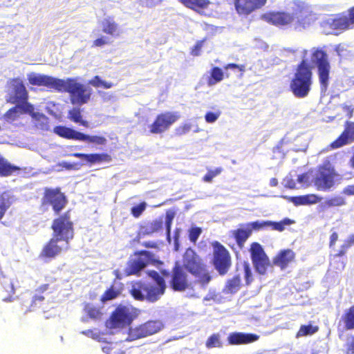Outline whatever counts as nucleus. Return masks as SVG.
<instances>
[{"instance_id": "obj_54", "label": "nucleus", "mask_w": 354, "mask_h": 354, "mask_svg": "<svg viewBox=\"0 0 354 354\" xmlns=\"http://www.w3.org/2000/svg\"><path fill=\"white\" fill-rule=\"evenodd\" d=\"M243 268L244 271L245 285L249 286L253 281L252 272L250 264L248 262L244 261L243 263Z\"/></svg>"}, {"instance_id": "obj_48", "label": "nucleus", "mask_w": 354, "mask_h": 354, "mask_svg": "<svg viewBox=\"0 0 354 354\" xmlns=\"http://www.w3.org/2000/svg\"><path fill=\"white\" fill-rule=\"evenodd\" d=\"M292 223L293 221L288 218H285L279 222L269 221V227L274 230L282 232L284 230L286 225H289Z\"/></svg>"}, {"instance_id": "obj_62", "label": "nucleus", "mask_w": 354, "mask_h": 354, "mask_svg": "<svg viewBox=\"0 0 354 354\" xmlns=\"http://www.w3.org/2000/svg\"><path fill=\"white\" fill-rule=\"evenodd\" d=\"M149 276L156 281V285L166 286L165 281L162 277L155 270H152L149 272Z\"/></svg>"}, {"instance_id": "obj_56", "label": "nucleus", "mask_w": 354, "mask_h": 354, "mask_svg": "<svg viewBox=\"0 0 354 354\" xmlns=\"http://www.w3.org/2000/svg\"><path fill=\"white\" fill-rule=\"evenodd\" d=\"M192 129V124L189 123H183L179 126H178L175 129V135L177 136H182L183 135H185L188 132L190 131Z\"/></svg>"}, {"instance_id": "obj_38", "label": "nucleus", "mask_w": 354, "mask_h": 354, "mask_svg": "<svg viewBox=\"0 0 354 354\" xmlns=\"http://www.w3.org/2000/svg\"><path fill=\"white\" fill-rule=\"evenodd\" d=\"M102 26L103 32L111 35H119L118 24L112 18L109 17L104 19Z\"/></svg>"}, {"instance_id": "obj_50", "label": "nucleus", "mask_w": 354, "mask_h": 354, "mask_svg": "<svg viewBox=\"0 0 354 354\" xmlns=\"http://www.w3.org/2000/svg\"><path fill=\"white\" fill-rule=\"evenodd\" d=\"M106 354H127V349L120 344H113L104 348Z\"/></svg>"}, {"instance_id": "obj_63", "label": "nucleus", "mask_w": 354, "mask_h": 354, "mask_svg": "<svg viewBox=\"0 0 354 354\" xmlns=\"http://www.w3.org/2000/svg\"><path fill=\"white\" fill-rule=\"evenodd\" d=\"M109 41L106 37H100L99 38H97L93 41L92 46L93 47H101L106 44H109Z\"/></svg>"}, {"instance_id": "obj_47", "label": "nucleus", "mask_w": 354, "mask_h": 354, "mask_svg": "<svg viewBox=\"0 0 354 354\" xmlns=\"http://www.w3.org/2000/svg\"><path fill=\"white\" fill-rule=\"evenodd\" d=\"M223 344L221 340V336L218 333H214L211 335L205 342V346L207 348H212L215 347H222Z\"/></svg>"}, {"instance_id": "obj_31", "label": "nucleus", "mask_w": 354, "mask_h": 354, "mask_svg": "<svg viewBox=\"0 0 354 354\" xmlns=\"http://www.w3.org/2000/svg\"><path fill=\"white\" fill-rule=\"evenodd\" d=\"M339 324H342L346 330H354V304L344 310L339 319Z\"/></svg>"}, {"instance_id": "obj_34", "label": "nucleus", "mask_w": 354, "mask_h": 354, "mask_svg": "<svg viewBox=\"0 0 354 354\" xmlns=\"http://www.w3.org/2000/svg\"><path fill=\"white\" fill-rule=\"evenodd\" d=\"M13 201V197L9 192L5 191L0 194V221L12 206Z\"/></svg>"}, {"instance_id": "obj_22", "label": "nucleus", "mask_w": 354, "mask_h": 354, "mask_svg": "<svg viewBox=\"0 0 354 354\" xmlns=\"http://www.w3.org/2000/svg\"><path fill=\"white\" fill-rule=\"evenodd\" d=\"M296 253L291 249H283L272 259V264L279 267L281 270L286 269L290 264L295 262Z\"/></svg>"}, {"instance_id": "obj_2", "label": "nucleus", "mask_w": 354, "mask_h": 354, "mask_svg": "<svg viewBox=\"0 0 354 354\" xmlns=\"http://www.w3.org/2000/svg\"><path fill=\"white\" fill-rule=\"evenodd\" d=\"M182 266L203 286L207 285L212 279L203 260L192 248L185 250L183 255Z\"/></svg>"}, {"instance_id": "obj_21", "label": "nucleus", "mask_w": 354, "mask_h": 354, "mask_svg": "<svg viewBox=\"0 0 354 354\" xmlns=\"http://www.w3.org/2000/svg\"><path fill=\"white\" fill-rule=\"evenodd\" d=\"M60 240L52 236V238L44 245L39 257L44 259H52L59 255L64 249V243L59 245Z\"/></svg>"}, {"instance_id": "obj_29", "label": "nucleus", "mask_w": 354, "mask_h": 354, "mask_svg": "<svg viewBox=\"0 0 354 354\" xmlns=\"http://www.w3.org/2000/svg\"><path fill=\"white\" fill-rule=\"evenodd\" d=\"M231 234L236 241V244L240 248L244 246L245 241L252 235L251 229L246 226V224L240 225V227L232 230Z\"/></svg>"}, {"instance_id": "obj_7", "label": "nucleus", "mask_w": 354, "mask_h": 354, "mask_svg": "<svg viewBox=\"0 0 354 354\" xmlns=\"http://www.w3.org/2000/svg\"><path fill=\"white\" fill-rule=\"evenodd\" d=\"M6 93L8 103L17 105L30 104L28 102V92L19 77L10 78L7 81Z\"/></svg>"}, {"instance_id": "obj_52", "label": "nucleus", "mask_w": 354, "mask_h": 354, "mask_svg": "<svg viewBox=\"0 0 354 354\" xmlns=\"http://www.w3.org/2000/svg\"><path fill=\"white\" fill-rule=\"evenodd\" d=\"M3 291H6L8 293V295L4 296L2 299L3 301L6 302H11L13 301V295L15 292V290L13 284L11 282L5 283L3 285Z\"/></svg>"}, {"instance_id": "obj_25", "label": "nucleus", "mask_w": 354, "mask_h": 354, "mask_svg": "<svg viewBox=\"0 0 354 354\" xmlns=\"http://www.w3.org/2000/svg\"><path fill=\"white\" fill-rule=\"evenodd\" d=\"M24 113L29 114L32 118L37 122V126L41 130L47 131L49 129V121L48 117L44 113L35 112L34 106L30 104L25 105Z\"/></svg>"}, {"instance_id": "obj_14", "label": "nucleus", "mask_w": 354, "mask_h": 354, "mask_svg": "<svg viewBox=\"0 0 354 354\" xmlns=\"http://www.w3.org/2000/svg\"><path fill=\"white\" fill-rule=\"evenodd\" d=\"M179 118L180 115L176 112H162L156 116L153 122L149 126V132L153 134L162 133Z\"/></svg>"}, {"instance_id": "obj_1", "label": "nucleus", "mask_w": 354, "mask_h": 354, "mask_svg": "<svg viewBox=\"0 0 354 354\" xmlns=\"http://www.w3.org/2000/svg\"><path fill=\"white\" fill-rule=\"evenodd\" d=\"M304 58L295 68L293 76L290 82V91L297 98H305L310 93L313 85V66L306 59L308 50L302 51Z\"/></svg>"}, {"instance_id": "obj_36", "label": "nucleus", "mask_w": 354, "mask_h": 354, "mask_svg": "<svg viewBox=\"0 0 354 354\" xmlns=\"http://www.w3.org/2000/svg\"><path fill=\"white\" fill-rule=\"evenodd\" d=\"M209 76L207 77V84L208 86H213L221 82L224 77L225 74L222 70L218 66L212 67L209 72Z\"/></svg>"}, {"instance_id": "obj_13", "label": "nucleus", "mask_w": 354, "mask_h": 354, "mask_svg": "<svg viewBox=\"0 0 354 354\" xmlns=\"http://www.w3.org/2000/svg\"><path fill=\"white\" fill-rule=\"evenodd\" d=\"M162 326V322L159 320L147 321L134 328H130L127 340L129 342H133L152 335L160 331Z\"/></svg>"}, {"instance_id": "obj_9", "label": "nucleus", "mask_w": 354, "mask_h": 354, "mask_svg": "<svg viewBox=\"0 0 354 354\" xmlns=\"http://www.w3.org/2000/svg\"><path fill=\"white\" fill-rule=\"evenodd\" d=\"M161 274L165 277H170L169 285L174 291L183 292L189 287L188 274L178 261H176L171 272L162 270Z\"/></svg>"}, {"instance_id": "obj_46", "label": "nucleus", "mask_w": 354, "mask_h": 354, "mask_svg": "<svg viewBox=\"0 0 354 354\" xmlns=\"http://www.w3.org/2000/svg\"><path fill=\"white\" fill-rule=\"evenodd\" d=\"M346 203V201L342 196H336L326 199L321 207L324 209L326 207L343 206Z\"/></svg>"}, {"instance_id": "obj_37", "label": "nucleus", "mask_w": 354, "mask_h": 354, "mask_svg": "<svg viewBox=\"0 0 354 354\" xmlns=\"http://www.w3.org/2000/svg\"><path fill=\"white\" fill-rule=\"evenodd\" d=\"M115 281L111 285V286L105 290L100 297V301L103 303L114 299L118 297L122 290V288H118L115 286Z\"/></svg>"}, {"instance_id": "obj_11", "label": "nucleus", "mask_w": 354, "mask_h": 354, "mask_svg": "<svg viewBox=\"0 0 354 354\" xmlns=\"http://www.w3.org/2000/svg\"><path fill=\"white\" fill-rule=\"evenodd\" d=\"M249 251L255 271L261 275L266 274L268 269L272 267V263L261 245L253 242L250 244Z\"/></svg>"}, {"instance_id": "obj_23", "label": "nucleus", "mask_w": 354, "mask_h": 354, "mask_svg": "<svg viewBox=\"0 0 354 354\" xmlns=\"http://www.w3.org/2000/svg\"><path fill=\"white\" fill-rule=\"evenodd\" d=\"M185 7L201 15H207L212 2L210 0H178Z\"/></svg>"}, {"instance_id": "obj_49", "label": "nucleus", "mask_w": 354, "mask_h": 354, "mask_svg": "<svg viewBox=\"0 0 354 354\" xmlns=\"http://www.w3.org/2000/svg\"><path fill=\"white\" fill-rule=\"evenodd\" d=\"M45 301L44 295H39L35 294L32 298L30 305L29 306L30 311H34L38 308H41Z\"/></svg>"}, {"instance_id": "obj_6", "label": "nucleus", "mask_w": 354, "mask_h": 354, "mask_svg": "<svg viewBox=\"0 0 354 354\" xmlns=\"http://www.w3.org/2000/svg\"><path fill=\"white\" fill-rule=\"evenodd\" d=\"M339 174L329 160H325L317 168L313 182L319 191H328L335 184Z\"/></svg>"}, {"instance_id": "obj_26", "label": "nucleus", "mask_w": 354, "mask_h": 354, "mask_svg": "<svg viewBox=\"0 0 354 354\" xmlns=\"http://www.w3.org/2000/svg\"><path fill=\"white\" fill-rule=\"evenodd\" d=\"M71 156L84 160L89 165L100 162H109L112 160L111 156L106 153H74Z\"/></svg>"}, {"instance_id": "obj_43", "label": "nucleus", "mask_w": 354, "mask_h": 354, "mask_svg": "<svg viewBox=\"0 0 354 354\" xmlns=\"http://www.w3.org/2000/svg\"><path fill=\"white\" fill-rule=\"evenodd\" d=\"M68 118L75 123H80L84 127H88V122L82 120V115L80 108L74 107L68 111Z\"/></svg>"}, {"instance_id": "obj_10", "label": "nucleus", "mask_w": 354, "mask_h": 354, "mask_svg": "<svg viewBox=\"0 0 354 354\" xmlns=\"http://www.w3.org/2000/svg\"><path fill=\"white\" fill-rule=\"evenodd\" d=\"M213 248L212 263L221 275H225L232 266V259L229 251L217 241L212 243Z\"/></svg>"}, {"instance_id": "obj_5", "label": "nucleus", "mask_w": 354, "mask_h": 354, "mask_svg": "<svg viewBox=\"0 0 354 354\" xmlns=\"http://www.w3.org/2000/svg\"><path fill=\"white\" fill-rule=\"evenodd\" d=\"M58 92H66L70 94V100L73 104L82 105L91 99L92 89L77 81L75 78L62 79V84Z\"/></svg>"}, {"instance_id": "obj_30", "label": "nucleus", "mask_w": 354, "mask_h": 354, "mask_svg": "<svg viewBox=\"0 0 354 354\" xmlns=\"http://www.w3.org/2000/svg\"><path fill=\"white\" fill-rule=\"evenodd\" d=\"M53 132L61 138L80 140H81L82 133L77 131L71 128L63 125H58L54 127Z\"/></svg>"}, {"instance_id": "obj_24", "label": "nucleus", "mask_w": 354, "mask_h": 354, "mask_svg": "<svg viewBox=\"0 0 354 354\" xmlns=\"http://www.w3.org/2000/svg\"><path fill=\"white\" fill-rule=\"evenodd\" d=\"M259 338L256 334L233 332L229 334L227 342L230 345L248 344L256 342Z\"/></svg>"}, {"instance_id": "obj_59", "label": "nucleus", "mask_w": 354, "mask_h": 354, "mask_svg": "<svg viewBox=\"0 0 354 354\" xmlns=\"http://www.w3.org/2000/svg\"><path fill=\"white\" fill-rule=\"evenodd\" d=\"M305 205H311L315 204L322 201V197H319L317 194H309L306 195H304Z\"/></svg>"}, {"instance_id": "obj_61", "label": "nucleus", "mask_w": 354, "mask_h": 354, "mask_svg": "<svg viewBox=\"0 0 354 354\" xmlns=\"http://www.w3.org/2000/svg\"><path fill=\"white\" fill-rule=\"evenodd\" d=\"M221 113L220 111H216V112H207L205 115V121L208 123H213L218 120Z\"/></svg>"}, {"instance_id": "obj_35", "label": "nucleus", "mask_w": 354, "mask_h": 354, "mask_svg": "<svg viewBox=\"0 0 354 354\" xmlns=\"http://www.w3.org/2000/svg\"><path fill=\"white\" fill-rule=\"evenodd\" d=\"M25 105H17L9 109L3 115L5 122L8 123H12L17 120L21 114L24 113Z\"/></svg>"}, {"instance_id": "obj_18", "label": "nucleus", "mask_w": 354, "mask_h": 354, "mask_svg": "<svg viewBox=\"0 0 354 354\" xmlns=\"http://www.w3.org/2000/svg\"><path fill=\"white\" fill-rule=\"evenodd\" d=\"M267 1L268 0H234V6L239 15L247 17L262 9Z\"/></svg>"}, {"instance_id": "obj_17", "label": "nucleus", "mask_w": 354, "mask_h": 354, "mask_svg": "<svg viewBox=\"0 0 354 354\" xmlns=\"http://www.w3.org/2000/svg\"><path fill=\"white\" fill-rule=\"evenodd\" d=\"M27 77L28 83L32 86H45L50 89H55L57 91L62 84V79L44 74L30 73L28 74Z\"/></svg>"}, {"instance_id": "obj_8", "label": "nucleus", "mask_w": 354, "mask_h": 354, "mask_svg": "<svg viewBox=\"0 0 354 354\" xmlns=\"http://www.w3.org/2000/svg\"><path fill=\"white\" fill-rule=\"evenodd\" d=\"M67 203L68 200L59 187L44 189L40 203V208L43 212L46 211L49 206H51L54 213L59 214Z\"/></svg>"}, {"instance_id": "obj_3", "label": "nucleus", "mask_w": 354, "mask_h": 354, "mask_svg": "<svg viewBox=\"0 0 354 354\" xmlns=\"http://www.w3.org/2000/svg\"><path fill=\"white\" fill-rule=\"evenodd\" d=\"M326 47H313L311 49V61L317 67V75L322 93H326L330 81L331 66Z\"/></svg>"}, {"instance_id": "obj_57", "label": "nucleus", "mask_w": 354, "mask_h": 354, "mask_svg": "<svg viewBox=\"0 0 354 354\" xmlns=\"http://www.w3.org/2000/svg\"><path fill=\"white\" fill-rule=\"evenodd\" d=\"M205 41V39L197 41L195 45L191 48L190 54L194 57L199 56Z\"/></svg>"}, {"instance_id": "obj_44", "label": "nucleus", "mask_w": 354, "mask_h": 354, "mask_svg": "<svg viewBox=\"0 0 354 354\" xmlns=\"http://www.w3.org/2000/svg\"><path fill=\"white\" fill-rule=\"evenodd\" d=\"M319 330L317 326H313L310 323L308 325H301L296 333V337L312 335Z\"/></svg>"}, {"instance_id": "obj_19", "label": "nucleus", "mask_w": 354, "mask_h": 354, "mask_svg": "<svg viewBox=\"0 0 354 354\" xmlns=\"http://www.w3.org/2000/svg\"><path fill=\"white\" fill-rule=\"evenodd\" d=\"M354 142V122L346 121L344 131L330 145L332 149H338Z\"/></svg>"}, {"instance_id": "obj_64", "label": "nucleus", "mask_w": 354, "mask_h": 354, "mask_svg": "<svg viewBox=\"0 0 354 354\" xmlns=\"http://www.w3.org/2000/svg\"><path fill=\"white\" fill-rule=\"evenodd\" d=\"M50 290V285L48 283L41 284L35 289V294L44 295L45 292H47Z\"/></svg>"}, {"instance_id": "obj_45", "label": "nucleus", "mask_w": 354, "mask_h": 354, "mask_svg": "<svg viewBox=\"0 0 354 354\" xmlns=\"http://www.w3.org/2000/svg\"><path fill=\"white\" fill-rule=\"evenodd\" d=\"M80 141H84L89 143H93L97 145H105L107 140L104 136H89L82 133Z\"/></svg>"}, {"instance_id": "obj_39", "label": "nucleus", "mask_w": 354, "mask_h": 354, "mask_svg": "<svg viewBox=\"0 0 354 354\" xmlns=\"http://www.w3.org/2000/svg\"><path fill=\"white\" fill-rule=\"evenodd\" d=\"M84 310L86 315L91 319L100 320L102 318V308L99 306H93L91 304H86Z\"/></svg>"}, {"instance_id": "obj_32", "label": "nucleus", "mask_w": 354, "mask_h": 354, "mask_svg": "<svg viewBox=\"0 0 354 354\" xmlns=\"http://www.w3.org/2000/svg\"><path fill=\"white\" fill-rule=\"evenodd\" d=\"M21 168L18 166L12 165L0 153V176L7 177L15 173L19 172Z\"/></svg>"}, {"instance_id": "obj_4", "label": "nucleus", "mask_w": 354, "mask_h": 354, "mask_svg": "<svg viewBox=\"0 0 354 354\" xmlns=\"http://www.w3.org/2000/svg\"><path fill=\"white\" fill-rule=\"evenodd\" d=\"M51 229L53 236L62 241L64 243V249L68 250L69 242L74 237L73 222L71 220V211L67 210L54 218Z\"/></svg>"}, {"instance_id": "obj_28", "label": "nucleus", "mask_w": 354, "mask_h": 354, "mask_svg": "<svg viewBox=\"0 0 354 354\" xmlns=\"http://www.w3.org/2000/svg\"><path fill=\"white\" fill-rule=\"evenodd\" d=\"M162 227V221L159 219H156L152 221L148 222L142 225L139 227L138 236L139 238L145 237L147 236L152 235L158 232Z\"/></svg>"}, {"instance_id": "obj_60", "label": "nucleus", "mask_w": 354, "mask_h": 354, "mask_svg": "<svg viewBox=\"0 0 354 354\" xmlns=\"http://www.w3.org/2000/svg\"><path fill=\"white\" fill-rule=\"evenodd\" d=\"M345 354H354V335L348 337L345 345Z\"/></svg>"}, {"instance_id": "obj_20", "label": "nucleus", "mask_w": 354, "mask_h": 354, "mask_svg": "<svg viewBox=\"0 0 354 354\" xmlns=\"http://www.w3.org/2000/svg\"><path fill=\"white\" fill-rule=\"evenodd\" d=\"M264 18L266 21L276 26H290L295 19V16L286 12H270Z\"/></svg>"}, {"instance_id": "obj_53", "label": "nucleus", "mask_w": 354, "mask_h": 354, "mask_svg": "<svg viewBox=\"0 0 354 354\" xmlns=\"http://www.w3.org/2000/svg\"><path fill=\"white\" fill-rule=\"evenodd\" d=\"M147 204L142 201L139 204L134 205L131 209V214L134 218H139L145 211Z\"/></svg>"}, {"instance_id": "obj_42", "label": "nucleus", "mask_w": 354, "mask_h": 354, "mask_svg": "<svg viewBox=\"0 0 354 354\" xmlns=\"http://www.w3.org/2000/svg\"><path fill=\"white\" fill-rule=\"evenodd\" d=\"M310 19L308 16L295 17L293 23L291 24L295 31H301L310 26Z\"/></svg>"}, {"instance_id": "obj_51", "label": "nucleus", "mask_w": 354, "mask_h": 354, "mask_svg": "<svg viewBox=\"0 0 354 354\" xmlns=\"http://www.w3.org/2000/svg\"><path fill=\"white\" fill-rule=\"evenodd\" d=\"M246 226H248V227L251 229V232L252 233L253 230L259 231L269 227V221H255L246 223Z\"/></svg>"}, {"instance_id": "obj_12", "label": "nucleus", "mask_w": 354, "mask_h": 354, "mask_svg": "<svg viewBox=\"0 0 354 354\" xmlns=\"http://www.w3.org/2000/svg\"><path fill=\"white\" fill-rule=\"evenodd\" d=\"M132 321L133 316L129 308L120 305L111 313L106 321V326L110 329L123 328L129 326Z\"/></svg>"}, {"instance_id": "obj_40", "label": "nucleus", "mask_w": 354, "mask_h": 354, "mask_svg": "<svg viewBox=\"0 0 354 354\" xmlns=\"http://www.w3.org/2000/svg\"><path fill=\"white\" fill-rule=\"evenodd\" d=\"M354 245V234H351L345 239L337 252L333 257V259L340 258L346 255L347 251L350 248Z\"/></svg>"}, {"instance_id": "obj_33", "label": "nucleus", "mask_w": 354, "mask_h": 354, "mask_svg": "<svg viewBox=\"0 0 354 354\" xmlns=\"http://www.w3.org/2000/svg\"><path fill=\"white\" fill-rule=\"evenodd\" d=\"M241 277L239 274H236L227 280L223 291L225 294L233 295L236 293L241 289Z\"/></svg>"}, {"instance_id": "obj_27", "label": "nucleus", "mask_w": 354, "mask_h": 354, "mask_svg": "<svg viewBox=\"0 0 354 354\" xmlns=\"http://www.w3.org/2000/svg\"><path fill=\"white\" fill-rule=\"evenodd\" d=\"M166 286L145 283V299L149 302H156L164 295Z\"/></svg>"}, {"instance_id": "obj_55", "label": "nucleus", "mask_w": 354, "mask_h": 354, "mask_svg": "<svg viewBox=\"0 0 354 354\" xmlns=\"http://www.w3.org/2000/svg\"><path fill=\"white\" fill-rule=\"evenodd\" d=\"M223 169L221 167H217L215 169L208 170L206 174L203 177V180L206 183L212 182V179L222 172Z\"/></svg>"}, {"instance_id": "obj_16", "label": "nucleus", "mask_w": 354, "mask_h": 354, "mask_svg": "<svg viewBox=\"0 0 354 354\" xmlns=\"http://www.w3.org/2000/svg\"><path fill=\"white\" fill-rule=\"evenodd\" d=\"M330 27L334 30L346 31L354 28V6L346 12L337 14L331 21Z\"/></svg>"}, {"instance_id": "obj_41", "label": "nucleus", "mask_w": 354, "mask_h": 354, "mask_svg": "<svg viewBox=\"0 0 354 354\" xmlns=\"http://www.w3.org/2000/svg\"><path fill=\"white\" fill-rule=\"evenodd\" d=\"M130 293L136 300L144 301L145 299V283H136L132 286Z\"/></svg>"}, {"instance_id": "obj_15", "label": "nucleus", "mask_w": 354, "mask_h": 354, "mask_svg": "<svg viewBox=\"0 0 354 354\" xmlns=\"http://www.w3.org/2000/svg\"><path fill=\"white\" fill-rule=\"evenodd\" d=\"M138 257L128 261L124 269L125 276L138 274L149 262L154 261V254L147 250H140L135 253Z\"/></svg>"}, {"instance_id": "obj_58", "label": "nucleus", "mask_w": 354, "mask_h": 354, "mask_svg": "<svg viewBox=\"0 0 354 354\" xmlns=\"http://www.w3.org/2000/svg\"><path fill=\"white\" fill-rule=\"evenodd\" d=\"M202 230L198 227H192L189 232V239L191 242L196 243L199 236L201 235Z\"/></svg>"}]
</instances>
